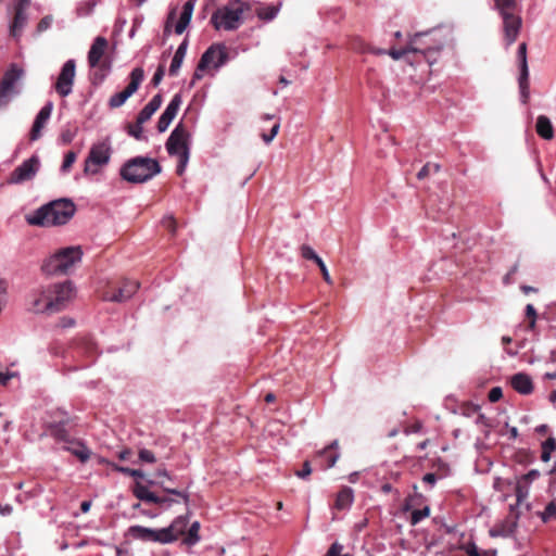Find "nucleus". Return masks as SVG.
Listing matches in <instances>:
<instances>
[{"mask_svg": "<svg viewBox=\"0 0 556 556\" xmlns=\"http://www.w3.org/2000/svg\"><path fill=\"white\" fill-rule=\"evenodd\" d=\"M535 129L538 135L545 140H551L554 138V128L552 122L545 115H540L536 118Z\"/></svg>", "mask_w": 556, "mask_h": 556, "instance_id": "nucleus-30", "label": "nucleus"}, {"mask_svg": "<svg viewBox=\"0 0 556 556\" xmlns=\"http://www.w3.org/2000/svg\"><path fill=\"white\" fill-rule=\"evenodd\" d=\"M160 530V544H169L178 540L175 535V531L170 527L161 528Z\"/></svg>", "mask_w": 556, "mask_h": 556, "instance_id": "nucleus-41", "label": "nucleus"}, {"mask_svg": "<svg viewBox=\"0 0 556 556\" xmlns=\"http://www.w3.org/2000/svg\"><path fill=\"white\" fill-rule=\"evenodd\" d=\"M279 128H280V123L279 122H276L268 134H262V139L264 140L265 143H270L274 138L277 136L278 131H279Z\"/></svg>", "mask_w": 556, "mask_h": 556, "instance_id": "nucleus-55", "label": "nucleus"}, {"mask_svg": "<svg viewBox=\"0 0 556 556\" xmlns=\"http://www.w3.org/2000/svg\"><path fill=\"white\" fill-rule=\"evenodd\" d=\"M525 315L529 319L528 328L533 330L536 325L538 314H536V309L534 308V306L532 304H527L526 309H525Z\"/></svg>", "mask_w": 556, "mask_h": 556, "instance_id": "nucleus-47", "label": "nucleus"}, {"mask_svg": "<svg viewBox=\"0 0 556 556\" xmlns=\"http://www.w3.org/2000/svg\"><path fill=\"white\" fill-rule=\"evenodd\" d=\"M130 81L127 87L121 91L113 94L109 100L110 108H119L122 106L128 98H130L139 88L140 84L144 78V71L142 67H135L129 74Z\"/></svg>", "mask_w": 556, "mask_h": 556, "instance_id": "nucleus-8", "label": "nucleus"}, {"mask_svg": "<svg viewBox=\"0 0 556 556\" xmlns=\"http://www.w3.org/2000/svg\"><path fill=\"white\" fill-rule=\"evenodd\" d=\"M431 173V163L425 164L421 169L417 173V178L422 180L429 176Z\"/></svg>", "mask_w": 556, "mask_h": 556, "instance_id": "nucleus-63", "label": "nucleus"}, {"mask_svg": "<svg viewBox=\"0 0 556 556\" xmlns=\"http://www.w3.org/2000/svg\"><path fill=\"white\" fill-rule=\"evenodd\" d=\"M552 518L556 519V503L555 502L548 503L544 509L543 515H542L543 521H546Z\"/></svg>", "mask_w": 556, "mask_h": 556, "instance_id": "nucleus-54", "label": "nucleus"}, {"mask_svg": "<svg viewBox=\"0 0 556 556\" xmlns=\"http://www.w3.org/2000/svg\"><path fill=\"white\" fill-rule=\"evenodd\" d=\"M200 527L201 526L199 521H194L191 523V526L188 529L187 536L184 539V544H186L187 546H194L200 542Z\"/></svg>", "mask_w": 556, "mask_h": 556, "instance_id": "nucleus-35", "label": "nucleus"}, {"mask_svg": "<svg viewBox=\"0 0 556 556\" xmlns=\"http://www.w3.org/2000/svg\"><path fill=\"white\" fill-rule=\"evenodd\" d=\"M63 448L76 456L81 463L88 462L91 455V451L81 440L72 439Z\"/></svg>", "mask_w": 556, "mask_h": 556, "instance_id": "nucleus-23", "label": "nucleus"}, {"mask_svg": "<svg viewBox=\"0 0 556 556\" xmlns=\"http://www.w3.org/2000/svg\"><path fill=\"white\" fill-rule=\"evenodd\" d=\"M162 172L160 163L149 156L127 160L119 169L122 179L130 184H143Z\"/></svg>", "mask_w": 556, "mask_h": 556, "instance_id": "nucleus-4", "label": "nucleus"}, {"mask_svg": "<svg viewBox=\"0 0 556 556\" xmlns=\"http://www.w3.org/2000/svg\"><path fill=\"white\" fill-rule=\"evenodd\" d=\"M28 15L26 10L14 9V17L12 23L10 24V35L18 40L23 34V29L27 25Z\"/></svg>", "mask_w": 556, "mask_h": 556, "instance_id": "nucleus-22", "label": "nucleus"}, {"mask_svg": "<svg viewBox=\"0 0 556 556\" xmlns=\"http://www.w3.org/2000/svg\"><path fill=\"white\" fill-rule=\"evenodd\" d=\"M97 0H85L80 1L76 7V15L78 17H85L90 15L97 7Z\"/></svg>", "mask_w": 556, "mask_h": 556, "instance_id": "nucleus-39", "label": "nucleus"}, {"mask_svg": "<svg viewBox=\"0 0 556 556\" xmlns=\"http://www.w3.org/2000/svg\"><path fill=\"white\" fill-rule=\"evenodd\" d=\"M494 9L500 15L514 13L517 10V0H494Z\"/></svg>", "mask_w": 556, "mask_h": 556, "instance_id": "nucleus-36", "label": "nucleus"}, {"mask_svg": "<svg viewBox=\"0 0 556 556\" xmlns=\"http://www.w3.org/2000/svg\"><path fill=\"white\" fill-rule=\"evenodd\" d=\"M52 22H53V16L52 15L43 16L39 21V23L37 24L36 31L38 34H41V33L46 31L47 29H49L51 27Z\"/></svg>", "mask_w": 556, "mask_h": 556, "instance_id": "nucleus-51", "label": "nucleus"}, {"mask_svg": "<svg viewBox=\"0 0 556 556\" xmlns=\"http://www.w3.org/2000/svg\"><path fill=\"white\" fill-rule=\"evenodd\" d=\"M247 3L241 0H229V3L215 11L211 16V23L215 29L236 30L242 24V14Z\"/></svg>", "mask_w": 556, "mask_h": 556, "instance_id": "nucleus-5", "label": "nucleus"}, {"mask_svg": "<svg viewBox=\"0 0 556 556\" xmlns=\"http://www.w3.org/2000/svg\"><path fill=\"white\" fill-rule=\"evenodd\" d=\"M188 522H189L188 514L178 516L172 521L170 527L175 531V535L177 538H179V535L185 533Z\"/></svg>", "mask_w": 556, "mask_h": 556, "instance_id": "nucleus-40", "label": "nucleus"}, {"mask_svg": "<svg viewBox=\"0 0 556 556\" xmlns=\"http://www.w3.org/2000/svg\"><path fill=\"white\" fill-rule=\"evenodd\" d=\"M517 59L519 62L518 85L520 98L523 104H527L530 98L529 67L527 60V43L521 42L518 47Z\"/></svg>", "mask_w": 556, "mask_h": 556, "instance_id": "nucleus-9", "label": "nucleus"}, {"mask_svg": "<svg viewBox=\"0 0 556 556\" xmlns=\"http://www.w3.org/2000/svg\"><path fill=\"white\" fill-rule=\"evenodd\" d=\"M77 131H78L77 128L72 129L70 127H66V128L62 129V131L60 134V141L63 144H70L76 137Z\"/></svg>", "mask_w": 556, "mask_h": 556, "instance_id": "nucleus-46", "label": "nucleus"}, {"mask_svg": "<svg viewBox=\"0 0 556 556\" xmlns=\"http://www.w3.org/2000/svg\"><path fill=\"white\" fill-rule=\"evenodd\" d=\"M188 49V39L185 38L182 42L178 46L173 59L172 63L168 70V73L170 76H176L179 72V68L181 67V64L184 62V59L186 56Z\"/></svg>", "mask_w": 556, "mask_h": 556, "instance_id": "nucleus-28", "label": "nucleus"}, {"mask_svg": "<svg viewBox=\"0 0 556 556\" xmlns=\"http://www.w3.org/2000/svg\"><path fill=\"white\" fill-rule=\"evenodd\" d=\"M76 62L73 59L67 60L58 76L54 85L55 91L61 97H67L72 92L73 83L75 78Z\"/></svg>", "mask_w": 556, "mask_h": 556, "instance_id": "nucleus-11", "label": "nucleus"}, {"mask_svg": "<svg viewBox=\"0 0 556 556\" xmlns=\"http://www.w3.org/2000/svg\"><path fill=\"white\" fill-rule=\"evenodd\" d=\"M343 549V546L336 542L333 544H331V546L329 547V549L327 551L326 553V556H339L341 554Z\"/></svg>", "mask_w": 556, "mask_h": 556, "instance_id": "nucleus-61", "label": "nucleus"}, {"mask_svg": "<svg viewBox=\"0 0 556 556\" xmlns=\"http://www.w3.org/2000/svg\"><path fill=\"white\" fill-rule=\"evenodd\" d=\"M542 454L541 459L544 463L549 462L552 453L556 450V438L549 437L541 444Z\"/></svg>", "mask_w": 556, "mask_h": 556, "instance_id": "nucleus-38", "label": "nucleus"}, {"mask_svg": "<svg viewBox=\"0 0 556 556\" xmlns=\"http://www.w3.org/2000/svg\"><path fill=\"white\" fill-rule=\"evenodd\" d=\"M40 167V160L38 155H33L18 165L12 173L9 179L10 184H22L35 177Z\"/></svg>", "mask_w": 556, "mask_h": 556, "instance_id": "nucleus-12", "label": "nucleus"}, {"mask_svg": "<svg viewBox=\"0 0 556 556\" xmlns=\"http://www.w3.org/2000/svg\"><path fill=\"white\" fill-rule=\"evenodd\" d=\"M138 458L142 463L153 464L156 462L154 453L144 447L139 450Z\"/></svg>", "mask_w": 556, "mask_h": 556, "instance_id": "nucleus-48", "label": "nucleus"}, {"mask_svg": "<svg viewBox=\"0 0 556 556\" xmlns=\"http://www.w3.org/2000/svg\"><path fill=\"white\" fill-rule=\"evenodd\" d=\"M197 0H187L182 5V11L180 13L179 20L177 24L175 25V33L177 35H181L188 25L191 22L192 13L194 10Z\"/></svg>", "mask_w": 556, "mask_h": 556, "instance_id": "nucleus-24", "label": "nucleus"}, {"mask_svg": "<svg viewBox=\"0 0 556 556\" xmlns=\"http://www.w3.org/2000/svg\"><path fill=\"white\" fill-rule=\"evenodd\" d=\"M301 255L305 260L313 261L319 267L323 278H330L328 267L326 266L325 262L317 255L313 248L303 244L301 247Z\"/></svg>", "mask_w": 556, "mask_h": 556, "instance_id": "nucleus-27", "label": "nucleus"}, {"mask_svg": "<svg viewBox=\"0 0 556 556\" xmlns=\"http://www.w3.org/2000/svg\"><path fill=\"white\" fill-rule=\"evenodd\" d=\"M49 432L53 439L62 441L66 444L72 440V438L70 437L68 432L66 431L65 425L63 422L51 424L49 426Z\"/></svg>", "mask_w": 556, "mask_h": 556, "instance_id": "nucleus-34", "label": "nucleus"}, {"mask_svg": "<svg viewBox=\"0 0 556 556\" xmlns=\"http://www.w3.org/2000/svg\"><path fill=\"white\" fill-rule=\"evenodd\" d=\"M163 98L161 93L155 94L148 104L137 115V122L139 125H143L148 122L152 115L160 109Z\"/></svg>", "mask_w": 556, "mask_h": 556, "instance_id": "nucleus-25", "label": "nucleus"}, {"mask_svg": "<svg viewBox=\"0 0 556 556\" xmlns=\"http://www.w3.org/2000/svg\"><path fill=\"white\" fill-rule=\"evenodd\" d=\"M24 70L16 63L10 64L9 68L4 72L0 81V108H5L11 98L17 91L14 90L15 84L24 76Z\"/></svg>", "mask_w": 556, "mask_h": 556, "instance_id": "nucleus-7", "label": "nucleus"}, {"mask_svg": "<svg viewBox=\"0 0 556 556\" xmlns=\"http://www.w3.org/2000/svg\"><path fill=\"white\" fill-rule=\"evenodd\" d=\"M503 20L504 38L507 46H511L520 33L522 26V18L520 15L514 13H507L501 15Z\"/></svg>", "mask_w": 556, "mask_h": 556, "instance_id": "nucleus-16", "label": "nucleus"}, {"mask_svg": "<svg viewBox=\"0 0 556 556\" xmlns=\"http://www.w3.org/2000/svg\"><path fill=\"white\" fill-rule=\"evenodd\" d=\"M430 515V507L425 506L422 509H415L410 514L409 523L412 526L418 525L422 519L427 518Z\"/></svg>", "mask_w": 556, "mask_h": 556, "instance_id": "nucleus-42", "label": "nucleus"}, {"mask_svg": "<svg viewBox=\"0 0 556 556\" xmlns=\"http://www.w3.org/2000/svg\"><path fill=\"white\" fill-rule=\"evenodd\" d=\"M279 9H280V4L279 5H266V7L257 9L256 15L260 20L269 22V21H273L277 16Z\"/></svg>", "mask_w": 556, "mask_h": 556, "instance_id": "nucleus-37", "label": "nucleus"}, {"mask_svg": "<svg viewBox=\"0 0 556 556\" xmlns=\"http://www.w3.org/2000/svg\"><path fill=\"white\" fill-rule=\"evenodd\" d=\"M228 60V53L226 47L223 43H216L210 46L200 59V70H206L210 64H213L214 68L222 67Z\"/></svg>", "mask_w": 556, "mask_h": 556, "instance_id": "nucleus-13", "label": "nucleus"}, {"mask_svg": "<svg viewBox=\"0 0 556 556\" xmlns=\"http://www.w3.org/2000/svg\"><path fill=\"white\" fill-rule=\"evenodd\" d=\"M127 132L129 136L134 137L136 140H147V137L143 136L142 125H139L136 121V124L127 125Z\"/></svg>", "mask_w": 556, "mask_h": 556, "instance_id": "nucleus-45", "label": "nucleus"}, {"mask_svg": "<svg viewBox=\"0 0 556 556\" xmlns=\"http://www.w3.org/2000/svg\"><path fill=\"white\" fill-rule=\"evenodd\" d=\"M159 500L161 502H155V504H157L160 506H163L165 508H169L174 503H178L179 502L178 500L170 498V497H167V496H159Z\"/></svg>", "mask_w": 556, "mask_h": 556, "instance_id": "nucleus-62", "label": "nucleus"}, {"mask_svg": "<svg viewBox=\"0 0 556 556\" xmlns=\"http://www.w3.org/2000/svg\"><path fill=\"white\" fill-rule=\"evenodd\" d=\"M53 110V103L51 101L47 102L38 112V114L35 117L34 124L31 126L30 132H29V140L36 141L41 137V130L46 126L47 122L49 121L51 113Z\"/></svg>", "mask_w": 556, "mask_h": 556, "instance_id": "nucleus-18", "label": "nucleus"}, {"mask_svg": "<svg viewBox=\"0 0 556 556\" xmlns=\"http://www.w3.org/2000/svg\"><path fill=\"white\" fill-rule=\"evenodd\" d=\"M513 389L522 395L531 394L533 391V381L528 374L518 372L510 379Z\"/></svg>", "mask_w": 556, "mask_h": 556, "instance_id": "nucleus-21", "label": "nucleus"}, {"mask_svg": "<svg viewBox=\"0 0 556 556\" xmlns=\"http://www.w3.org/2000/svg\"><path fill=\"white\" fill-rule=\"evenodd\" d=\"M189 155H190V152L185 150V151H181L180 154H178L179 156V163L177 165V168H176V172L178 175H182L185 169H186V166H187V163L189 161Z\"/></svg>", "mask_w": 556, "mask_h": 556, "instance_id": "nucleus-50", "label": "nucleus"}, {"mask_svg": "<svg viewBox=\"0 0 556 556\" xmlns=\"http://www.w3.org/2000/svg\"><path fill=\"white\" fill-rule=\"evenodd\" d=\"M417 34L422 35L424 46H426V47L428 46L429 48L431 46H434V42H435L434 39L439 38L440 40H442V46L440 47V49H438V51L434 54V60H433V64H434L438 61V56H439L440 52L442 51L445 43L447 42L450 33L444 31V29L441 27H435V28H432L427 31H418Z\"/></svg>", "mask_w": 556, "mask_h": 556, "instance_id": "nucleus-19", "label": "nucleus"}, {"mask_svg": "<svg viewBox=\"0 0 556 556\" xmlns=\"http://www.w3.org/2000/svg\"><path fill=\"white\" fill-rule=\"evenodd\" d=\"M312 473L309 462H304L301 470H298L295 475L301 479H306Z\"/></svg>", "mask_w": 556, "mask_h": 556, "instance_id": "nucleus-59", "label": "nucleus"}, {"mask_svg": "<svg viewBox=\"0 0 556 556\" xmlns=\"http://www.w3.org/2000/svg\"><path fill=\"white\" fill-rule=\"evenodd\" d=\"M124 283L121 287H111L104 291L102 298L104 301L110 302H123L130 299L139 289L140 285L138 280H123Z\"/></svg>", "mask_w": 556, "mask_h": 556, "instance_id": "nucleus-14", "label": "nucleus"}, {"mask_svg": "<svg viewBox=\"0 0 556 556\" xmlns=\"http://www.w3.org/2000/svg\"><path fill=\"white\" fill-rule=\"evenodd\" d=\"M108 47V40L104 37L98 36L88 52V63L90 67H97L100 64V60L103 56Z\"/></svg>", "mask_w": 556, "mask_h": 556, "instance_id": "nucleus-20", "label": "nucleus"}, {"mask_svg": "<svg viewBox=\"0 0 556 556\" xmlns=\"http://www.w3.org/2000/svg\"><path fill=\"white\" fill-rule=\"evenodd\" d=\"M128 532L136 540H140L143 542H152V536H153L152 528H147L143 526L136 525V526L129 527Z\"/></svg>", "mask_w": 556, "mask_h": 556, "instance_id": "nucleus-32", "label": "nucleus"}, {"mask_svg": "<svg viewBox=\"0 0 556 556\" xmlns=\"http://www.w3.org/2000/svg\"><path fill=\"white\" fill-rule=\"evenodd\" d=\"M541 472L538 469H531L526 475H522L519 479L530 485L534 480L539 479Z\"/></svg>", "mask_w": 556, "mask_h": 556, "instance_id": "nucleus-52", "label": "nucleus"}, {"mask_svg": "<svg viewBox=\"0 0 556 556\" xmlns=\"http://www.w3.org/2000/svg\"><path fill=\"white\" fill-rule=\"evenodd\" d=\"M517 519L518 517H515L511 520H506L505 522L495 526L490 530V536L492 538H509L514 535L516 529H517Z\"/></svg>", "mask_w": 556, "mask_h": 556, "instance_id": "nucleus-26", "label": "nucleus"}, {"mask_svg": "<svg viewBox=\"0 0 556 556\" xmlns=\"http://www.w3.org/2000/svg\"><path fill=\"white\" fill-rule=\"evenodd\" d=\"M75 212L74 202L71 199L62 198L40 206L31 215L26 216V222L31 226H61L67 224Z\"/></svg>", "mask_w": 556, "mask_h": 556, "instance_id": "nucleus-2", "label": "nucleus"}, {"mask_svg": "<svg viewBox=\"0 0 556 556\" xmlns=\"http://www.w3.org/2000/svg\"><path fill=\"white\" fill-rule=\"evenodd\" d=\"M132 493L134 495L142 501V502H146V503H152V504H155V502H161L159 500V495H156L155 493L151 492L148 486L137 482L132 489Z\"/></svg>", "mask_w": 556, "mask_h": 556, "instance_id": "nucleus-31", "label": "nucleus"}, {"mask_svg": "<svg viewBox=\"0 0 556 556\" xmlns=\"http://www.w3.org/2000/svg\"><path fill=\"white\" fill-rule=\"evenodd\" d=\"M190 137V134L186 129L182 123H179L176 125V127L170 132L165 147L167 150V153L172 156L178 155L181 153V151H189V144L188 139Z\"/></svg>", "mask_w": 556, "mask_h": 556, "instance_id": "nucleus-10", "label": "nucleus"}, {"mask_svg": "<svg viewBox=\"0 0 556 556\" xmlns=\"http://www.w3.org/2000/svg\"><path fill=\"white\" fill-rule=\"evenodd\" d=\"M354 502V492L350 486L342 488L336 497L334 507L339 510L349 509Z\"/></svg>", "mask_w": 556, "mask_h": 556, "instance_id": "nucleus-29", "label": "nucleus"}, {"mask_svg": "<svg viewBox=\"0 0 556 556\" xmlns=\"http://www.w3.org/2000/svg\"><path fill=\"white\" fill-rule=\"evenodd\" d=\"M128 532L136 540H140L143 542H152V536H153L152 528H147L143 526L136 525V526L129 527Z\"/></svg>", "mask_w": 556, "mask_h": 556, "instance_id": "nucleus-33", "label": "nucleus"}, {"mask_svg": "<svg viewBox=\"0 0 556 556\" xmlns=\"http://www.w3.org/2000/svg\"><path fill=\"white\" fill-rule=\"evenodd\" d=\"M475 424L477 426H484L486 428H490L491 425H490V421L489 419L486 418V416L482 413H479L476 417V420H475Z\"/></svg>", "mask_w": 556, "mask_h": 556, "instance_id": "nucleus-64", "label": "nucleus"}, {"mask_svg": "<svg viewBox=\"0 0 556 556\" xmlns=\"http://www.w3.org/2000/svg\"><path fill=\"white\" fill-rule=\"evenodd\" d=\"M164 75H165L164 66L163 65H159V67L156 68V71H155V73H154V75H153V77L151 79L152 86L153 87H157L161 84Z\"/></svg>", "mask_w": 556, "mask_h": 556, "instance_id": "nucleus-57", "label": "nucleus"}, {"mask_svg": "<svg viewBox=\"0 0 556 556\" xmlns=\"http://www.w3.org/2000/svg\"><path fill=\"white\" fill-rule=\"evenodd\" d=\"M76 153L73 152V151H70L65 154L64 156V160H63V163L61 165V172L63 173H66L68 172V169L71 168V166L74 164V162L76 161Z\"/></svg>", "mask_w": 556, "mask_h": 556, "instance_id": "nucleus-49", "label": "nucleus"}, {"mask_svg": "<svg viewBox=\"0 0 556 556\" xmlns=\"http://www.w3.org/2000/svg\"><path fill=\"white\" fill-rule=\"evenodd\" d=\"M515 492H516L517 503L519 504L523 500L527 498V496L529 494V485L527 483L522 482L520 479H518L516 488H515Z\"/></svg>", "mask_w": 556, "mask_h": 556, "instance_id": "nucleus-43", "label": "nucleus"}, {"mask_svg": "<svg viewBox=\"0 0 556 556\" xmlns=\"http://www.w3.org/2000/svg\"><path fill=\"white\" fill-rule=\"evenodd\" d=\"M72 280L53 283L48 290L33 291L26 298V308L34 314H53L63 311L75 298Z\"/></svg>", "mask_w": 556, "mask_h": 556, "instance_id": "nucleus-1", "label": "nucleus"}, {"mask_svg": "<svg viewBox=\"0 0 556 556\" xmlns=\"http://www.w3.org/2000/svg\"><path fill=\"white\" fill-rule=\"evenodd\" d=\"M99 66V71L93 75V83H102L106 77L108 72L110 71V65H105L104 63Z\"/></svg>", "mask_w": 556, "mask_h": 556, "instance_id": "nucleus-53", "label": "nucleus"}, {"mask_svg": "<svg viewBox=\"0 0 556 556\" xmlns=\"http://www.w3.org/2000/svg\"><path fill=\"white\" fill-rule=\"evenodd\" d=\"M162 225L169 231L172 232L173 235L176 233V228H177V225H176V220L173 216H165L163 219H162Z\"/></svg>", "mask_w": 556, "mask_h": 556, "instance_id": "nucleus-58", "label": "nucleus"}, {"mask_svg": "<svg viewBox=\"0 0 556 556\" xmlns=\"http://www.w3.org/2000/svg\"><path fill=\"white\" fill-rule=\"evenodd\" d=\"M111 149L106 143H99L91 147L88 157L85 161V173H96L97 169H90V164L102 166L109 163Z\"/></svg>", "mask_w": 556, "mask_h": 556, "instance_id": "nucleus-15", "label": "nucleus"}, {"mask_svg": "<svg viewBox=\"0 0 556 556\" xmlns=\"http://www.w3.org/2000/svg\"><path fill=\"white\" fill-rule=\"evenodd\" d=\"M424 497L421 494H416L413 497H409L405 501L404 504V510H409L414 505H417L419 501H421Z\"/></svg>", "mask_w": 556, "mask_h": 556, "instance_id": "nucleus-60", "label": "nucleus"}, {"mask_svg": "<svg viewBox=\"0 0 556 556\" xmlns=\"http://www.w3.org/2000/svg\"><path fill=\"white\" fill-rule=\"evenodd\" d=\"M503 396V390L501 387H493L488 394V399L491 403L498 402Z\"/></svg>", "mask_w": 556, "mask_h": 556, "instance_id": "nucleus-56", "label": "nucleus"}, {"mask_svg": "<svg viewBox=\"0 0 556 556\" xmlns=\"http://www.w3.org/2000/svg\"><path fill=\"white\" fill-rule=\"evenodd\" d=\"M83 254L79 245L62 248L43 262L42 271L55 276L72 275L81 263Z\"/></svg>", "mask_w": 556, "mask_h": 556, "instance_id": "nucleus-3", "label": "nucleus"}, {"mask_svg": "<svg viewBox=\"0 0 556 556\" xmlns=\"http://www.w3.org/2000/svg\"><path fill=\"white\" fill-rule=\"evenodd\" d=\"M434 46H431L430 48L427 46H424L422 42V35L421 34H414L409 36L408 45L405 48L402 49H390L387 54H389L393 60H400L403 56H405L407 53H420L424 55L426 61L429 63V65L433 64L434 54L442 46V40L434 39Z\"/></svg>", "mask_w": 556, "mask_h": 556, "instance_id": "nucleus-6", "label": "nucleus"}, {"mask_svg": "<svg viewBox=\"0 0 556 556\" xmlns=\"http://www.w3.org/2000/svg\"><path fill=\"white\" fill-rule=\"evenodd\" d=\"M182 98L180 93H176L170 102L167 104L165 111L162 113V115L159 117L156 128L160 132H164L167 130L168 126L173 122V119L176 117L177 112L181 105Z\"/></svg>", "mask_w": 556, "mask_h": 556, "instance_id": "nucleus-17", "label": "nucleus"}, {"mask_svg": "<svg viewBox=\"0 0 556 556\" xmlns=\"http://www.w3.org/2000/svg\"><path fill=\"white\" fill-rule=\"evenodd\" d=\"M161 488L164 490V492L168 493V494H173V495H176L177 497H179L186 505H189V502H190V494L188 491H180V490H177V489H170V488H167L165 486L163 483H160Z\"/></svg>", "mask_w": 556, "mask_h": 556, "instance_id": "nucleus-44", "label": "nucleus"}]
</instances>
